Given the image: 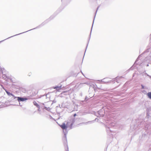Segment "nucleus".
Here are the masks:
<instances>
[{
	"mask_svg": "<svg viewBox=\"0 0 151 151\" xmlns=\"http://www.w3.org/2000/svg\"><path fill=\"white\" fill-rule=\"evenodd\" d=\"M75 120L74 118H72L70 120V122H68L67 124L63 123L62 124L60 125V127L63 130V132L64 133V137L66 138V134L68 132L66 131V129L67 128H69V129H71L72 128V126L75 122Z\"/></svg>",
	"mask_w": 151,
	"mask_h": 151,
	"instance_id": "nucleus-1",
	"label": "nucleus"
},
{
	"mask_svg": "<svg viewBox=\"0 0 151 151\" xmlns=\"http://www.w3.org/2000/svg\"><path fill=\"white\" fill-rule=\"evenodd\" d=\"M45 24L44 23V22L42 23L41 24H40V25L39 26H38V27H37L36 28H33V29H30V30H28V31H26V32H22V33H19V34H17V35H14V36H11V37H9L8 38H7L6 39L4 40H2V41H0V42H2V41H4V40H6V39H9V38H11V37H13L14 36H17V35H20V34H22L23 33H25V32H28V31H30V30H33V29H36V28H39V27H41V26H43V25H44Z\"/></svg>",
	"mask_w": 151,
	"mask_h": 151,
	"instance_id": "nucleus-2",
	"label": "nucleus"
},
{
	"mask_svg": "<svg viewBox=\"0 0 151 151\" xmlns=\"http://www.w3.org/2000/svg\"><path fill=\"white\" fill-rule=\"evenodd\" d=\"M16 98L17 99V100L19 102L24 101L27 100L28 99L26 97H16Z\"/></svg>",
	"mask_w": 151,
	"mask_h": 151,
	"instance_id": "nucleus-3",
	"label": "nucleus"
},
{
	"mask_svg": "<svg viewBox=\"0 0 151 151\" xmlns=\"http://www.w3.org/2000/svg\"><path fill=\"white\" fill-rule=\"evenodd\" d=\"M6 92V93L10 97H12V98H13V99H15L16 98V96H15L13 94H12V93H10L8 91H7L6 90H5Z\"/></svg>",
	"mask_w": 151,
	"mask_h": 151,
	"instance_id": "nucleus-4",
	"label": "nucleus"
},
{
	"mask_svg": "<svg viewBox=\"0 0 151 151\" xmlns=\"http://www.w3.org/2000/svg\"><path fill=\"white\" fill-rule=\"evenodd\" d=\"M108 79L109 78H104L102 80H99L98 81L99 82L107 83L109 81L108 80Z\"/></svg>",
	"mask_w": 151,
	"mask_h": 151,
	"instance_id": "nucleus-5",
	"label": "nucleus"
},
{
	"mask_svg": "<svg viewBox=\"0 0 151 151\" xmlns=\"http://www.w3.org/2000/svg\"><path fill=\"white\" fill-rule=\"evenodd\" d=\"M62 85L56 86L53 87V88L56 89L58 91L61 89Z\"/></svg>",
	"mask_w": 151,
	"mask_h": 151,
	"instance_id": "nucleus-6",
	"label": "nucleus"
},
{
	"mask_svg": "<svg viewBox=\"0 0 151 151\" xmlns=\"http://www.w3.org/2000/svg\"><path fill=\"white\" fill-rule=\"evenodd\" d=\"M97 120H98V119L96 118L94 120L92 121H88L86 123H83L85 124H90L91 123H93L94 121H96Z\"/></svg>",
	"mask_w": 151,
	"mask_h": 151,
	"instance_id": "nucleus-7",
	"label": "nucleus"
},
{
	"mask_svg": "<svg viewBox=\"0 0 151 151\" xmlns=\"http://www.w3.org/2000/svg\"><path fill=\"white\" fill-rule=\"evenodd\" d=\"M33 104L34 105L36 106L38 108H39V109L40 108V105H38V104L37 103V102L36 101H33Z\"/></svg>",
	"mask_w": 151,
	"mask_h": 151,
	"instance_id": "nucleus-8",
	"label": "nucleus"
},
{
	"mask_svg": "<svg viewBox=\"0 0 151 151\" xmlns=\"http://www.w3.org/2000/svg\"><path fill=\"white\" fill-rule=\"evenodd\" d=\"M122 78V76H120V77H117L116 78L114 79V81H116V82L117 83H119L117 79H121Z\"/></svg>",
	"mask_w": 151,
	"mask_h": 151,
	"instance_id": "nucleus-9",
	"label": "nucleus"
},
{
	"mask_svg": "<svg viewBox=\"0 0 151 151\" xmlns=\"http://www.w3.org/2000/svg\"><path fill=\"white\" fill-rule=\"evenodd\" d=\"M99 8V6H98L97 8V10H96V13H95V16H96V12H97V11L98 10V9ZM94 19L93 20V24H92V27H91V32H90V35L91 34V31H92V27H93V23H94Z\"/></svg>",
	"mask_w": 151,
	"mask_h": 151,
	"instance_id": "nucleus-10",
	"label": "nucleus"
},
{
	"mask_svg": "<svg viewBox=\"0 0 151 151\" xmlns=\"http://www.w3.org/2000/svg\"><path fill=\"white\" fill-rule=\"evenodd\" d=\"M86 84H87V83H80L79 84L78 87L80 88H81L83 86H84V85Z\"/></svg>",
	"mask_w": 151,
	"mask_h": 151,
	"instance_id": "nucleus-11",
	"label": "nucleus"
},
{
	"mask_svg": "<svg viewBox=\"0 0 151 151\" xmlns=\"http://www.w3.org/2000/svg\"><path fill=\"white\" fill-rule=\"evenodd\" d=\"M147 96L151 100V92L148 93Z\"/></svg>",
	"mask_w": 151,
	"mask_h": 151,
	"instance_id": "nucleus-12",
	"label": "nucleus"
},
{
	"mask_svg": "<svg viewBox=\"0 0 151 151\" xmlns=\"http://www.w3.org/2000/svg\"><path fill=\"white\" fill-rule=\"evenodd\" d=\"M44 109L48 111H50V109L49 107H47L46 106L44 107Z\"/></svg>",
	"mask_w": 151,
	"mask_h": 151,
	"instance_id": "nucleus-13",
	"label": "nucleus"
},
{
	"mask_svg": "<svg viewBox=\"0 0 151 151\" xmlns=\"http://www.w3.org/2000/svg\"><path fill=\"white\" fill-rule=\"evenodd\" d=\"M2 77H3V78L4 79H5L6 78V76L5 74L3 75Z\"/></svg>",
	"mask_w": 151,
	"mask_h": 151,
	"instance_id": "nucleus-14",
	"label": "nucleus"
},
{
	"mask_svg": "<svg viewBox=\"0 0 151 151\" xmlns=\"http://www.w3.org/2000/svg\"><path fill=\"white\" fill-rule=\"evenodd\" d=\"M100 111H98V112H99V114H100ZM99 115H101L102 116H104V114H99Z\"/></svg>",
	"mask_w": 151,
	"mask_h": 151,
	"instance_id": "nucleus-15",
	"label": "nucleus"
},
{
	"mask_svg": "<svg viewBox=\"0 0 151 151\" xmlns=\"http://www.w3.org/2000/svg\"><path fill=\"white\" fill-rule=\"evenodd\" d=\"M145 73L147 76H149L150 78H151V76H150L148 74H147L146 73Z\"/></svg>",
	"mask_w": 151,
	"mask_h": 151,
	"instance_id": "nucleus-16",
	"label": "nucleus"
},
{
	"mask_svg": "<svg viewBox=\"0 0 151 151\" xmlns=\"http://www.w3.org/2000/svg\"><path fill=\"white\" fill-rule=\"evenodd\" d=\"M139 58V56L138 57V58L136 60L135 62V63L137 62V61L138 60V59Z\"/></svg>",
	"mask_w": 151,
	"mask_h": 151,
	"instance_id": "nucleus-17",
	"label": "nucleus"
},
{
	"mask_svg": "<svg viewBox=\"0 0 151 151\" xmlns=\"http://www.w3.org/2000/svg\"><path fill=\"white\" fill-rule=\"evenodd\" d=\"M148 50H146L145 51V52H148Z\"/></svg>",
	"mask_w": 151,
	"mask_h": 151,
	"instance_id": "nucleus-18",
	"label": "nucleus"
},
{
	"mask_svg": "<svg viewBox=\"0 0 151 151\" xmlns=\"http://www.w3.org/2000/svg\"><path fill=\"white\" fill-rule=\"evenodd\" d=\"M76 114H75L74 115H73V116L74 117L75 116H76Z\"/></svg>",
	"mask_w": 151,
	"mask_h": 151,
	"instance_id": "nucleus-19",
	"label": "nucleus"
},
{
	"mask_svg": "<svg viewBox=\"0 0 151 151\" xmlns=\"http://www.w3.org/2000/svg\"><path fill=\"white\" fill-rule=\"evenodd\" d=\"M38 111H40V109H39L38 108Z\"/></svg>",
	"mask_w": 151,
	"mask_h": 151,
	"instance_id": "nucleus-20",
	"label": "nucleus"
},
{
	"mask_svg": "<svg viewBox=\"0 0 151 151\" xmlns=\"http://www.w3.org/2000/svg\"><path fill=\"white\" fill-rule=\"evenodd\" d=\"M142 88H144L143 86L142 85Z\"/></svg>",
	"mask_w": 151,
	"mask_h": 151,
	"instance_id": "nucleus-21",
	"label": "nucleus"
},
{
	"mask_svg": "<svg viewBox=\"0 0 151 151\" xmlns=\"http://www.w3.org/2000/svg\"><path fill=\"white\" fill-rule=\"evenodd\" d=\"M67 151H68V147H67Z\"/></svg>",
	"mask_w": 151,
	"mask_h": 151,
	"instance_id": "nucleus-22",
	"label": "nucleus"
},
{
	"mask_svg": "<svg viewBox=\"0 0 151 151\" xmlns=\"http://www.w3.org/2000/svg\"><path fill=\"white\" fill-rule=\"evenodd\" d=\"M81 96H82V93H81Z\"/></svg>",
	"mask_w": 151,
	"mask_h": 151,
	"instance_id": "nucleus-23",
	"label": "nucleus"
},
{
	"mask_svg": "<svg viewBox=\"0 0 151 151\" xmlns=\"http://www.w3.org/2000/svg\"><path fill=\"white\" fill-rule=\"evenodd\" d=\"M74 110H77L76 109H74Z\"/></svg>",
	"mask_w": 151,
	"mask_h": 151,
	"instance_id": "nucleus-24",
	"label": "nucleus"
},
{
	"mask_svg": "<svg viewBox=\"0 0 151 151\" xmlns=\"http://www.w3.org/2000/svg\"><path fill=\"white\" fill-rule=\"evenodd\" d=\"M148 65H149L148 64H147V66H148Z\"/></svg>",
	"mask_w": 151,
	"mask_h": 151,
	"instance_id": "nucleus-25",
	"label": "nucleus"
},
{
	"mask_svg": "<svg viewBox=\"0 0 151 151\" xmlns=\"http://www.w3.org/2000/svg\"><path fill=\"white\" fill-rule=\"evenodd\" d=\"M87 46H88V45H87L86 47V49L87 48Z\"/></svg>",
	"mask_w": 151,
	"mask_h": 151,
	"instance_id": "nucleus-26",
	"label": "nucleus"
},
{
	"mask_svg": "<svg viewBox=\"0 0 151 151\" xmlns=\"http://www.w3.org/2000/svg\"><path fill=\"white\" fill-rule=\"evenodd\" d=\"M86 97H86L85 99H87V98H86Z\"/></svg>",
	"mask_w": 151,
	"mask_h": 151,
	"instance_id": "nucleus-27",
	"label": "nucleus"
},
{
	"mask_svg": "<svg viewBox=\"0 0 151 151\" xmlns=\"http://www.w3.org/2000/svg\"><path fill=\"white\" fill-rule=\"evenodd\" d=\"M81 72L82 73L83 75V73H82V72L81 71Z\"/></svg>",
	"mask_w": 151,
	"mask_h": 151,
	"instance_id": "nucleus-28",
	"label": "nucleus"
},
{
	"mask_svg": "<svg viewBox=\"0 0 151 151\" xmlns=\"http://www.w3.org/2000/svg\"><path fill=\"white\" fill-rule=\"evenodd\" d=\"M43 105H44V104H43Z\"/></svg>",
	"mask_w": 151,
	"mask_h": 151,
	"instance_id": "nucleus-29",
	"label": "nucleus"
},
{
	"mask_svg": "<svg viewBox=\"0 0 151 151\" xmlns=\"http://www.w3.org/2000/svg\"><path fill=\"white\" fill-rule=\"evenodd\" d=\"M19 105H20V103H19Z\"/></svg>",
	"mask_w": 151,
	"mask_h": 151,
	"instance_id": "nucleus-30",
	"label": "nucleus"
}]
</instances>
